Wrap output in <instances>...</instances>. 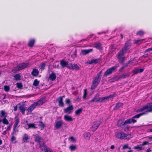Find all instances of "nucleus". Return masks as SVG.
I'll use <instances>...</instances> for the list:
<instances>
[{"label": "nucleus", "mask_w": 152, "mask_h": 152, "mask_svg": "<svg viewBox=\"0 0 152 152\" xmlns=\"http://www.w3.org/2000/svg\"><path fill=\"white\" fill-rule=\"evenodd\" d=\"M29 139V136L27 134L25 133L24 134L22 138V141L23 142L27 143L28 142V140Z\"/></svg>", "instance_id": "27"}, {"label": "nucleus", "mask_w": 152, "mask_h": 152, "mask_svg": "<svg viewBox=\"0 0 152 152\" xmlns=\"http://www.w3.org/2000/svg\"><path fill=\"white\" fill-rule=\"evenodd\" d=\"M39 84V81H38L37 79L34 80L33 83V85L35 86H38Z\"/></svg>", "instance_id": "42"}, {"label": "nucleus", "mask_w": 152, "mask_h": 152, "mask_svg": "<svg viewBox=\"0 0 152 152\" xmlns=\"http://www.w3.org/2000/svg\"><path fill=\"white\" fill-rule=\"evenodd\" d=\"M15 132L13 131L11 133V142L13 143H16V142L15 141L16 140V138L14 136V134Z\"/></svg>", "instance_id": "31"}, {"label": "nucleus", "mask_w": 152, "mask_h": 152, "mask_svg": "<svg viewBox=\"0 0 152 152\" xmlns=\"http://www.w3.org/2000/svg\"><path fill=\"white\" fill-rule=\"evenodd\" d=\"M130 76V73H127L123 74V75L117 76L115 77H113V79L115 81H118L121 79H123L126 78L127 77H128Z\"/></svg>", "instance_id": "7"}, {"label": "nucleus", "mask_w": 152, "mask_h": 152, "mask_svg": "<svg viewBox=\"0 0 152 152\" xmlns=\"http://www.w3.org/2000/svg\"><path fill=\"white\" fill-rule=\"evenodd\" d=\"M17 87L18 88L21 89L23 88V85L21 83H16Z\"/></svg>", "instance_id": "43"}, {"label": "nucleus", "mask_w": 152, "mask_h": 152, "mask_svg": "<svg viewBox=\"0 0 152 152\" xmlns=\"http://www.w3.org/2000/svg\"><path fill=\"white\" fill-rule=\"evenodd\" d=\"M93 50L92 49L83 50L81 51V53L83 55H86L91 52Z\"/></svg>", "instance_id": "26"}, {"label": "nucleus", "mask_w": 152, "mask_h": 152, "mask_svg": "<svg viewBox=\"0 0 152 152\" xmlns=\"http://www.w3.org/2000/svg\"><path fill=\"white\" fill-rule=\"evenodd\" d=\"M84 134L85 138L87 139H89L91 137V134L89 132H85Z\"/></svg>", "instance_id": "45"}, {"label": "nucleus", "mask_w": 152, "mask_h": 152, "mask_svg": "<svg viewBox=\"0 0 152 152\" xmlns=\"http://www.w3.org/2000/svg\"><path fill=\"white\" fill-rule=\"evenodd\" d=\"M44 103V99L42 98L37 102L34 103V104L36 107L37 106H39L42 105Z\"/></svg>", "instance_id": "21"}, {"label": "nucleus", "mask_w": 152, "mask_h": 152, "mask_svg": "<svg viewBox=\"0 0 152 152\" xmlns=\"http://www.w3.org/2000/svg\"><path fill=\"white\" fill-rule=\"evenodd\" d=\"M144 39H137V40H134V44H136L138 43L139 42H140L142 41Z\"/></svg>", "instance_id": "58"}, {"label": "nucleus", "mask_w": 152, "mask_h": 152, "mask_svg": "<svg viewBox=\"0 0 152 152\" xmlns=\"http://www.w3.org/2000/svg\"><path fill=\"white\" fill-rule=\"evenodd\" d=\"M11 125H9L7 127V130H10L11 128Z\"/></svg>", "instance_id": "62"}, {"label": "nucleus", "mask_w": 152, "mask_h": 152, "mask_svg": "<svg viewBox=\"0 0 152 152\" xmlns=\"http://www.w3.org/2000/svg\"><path fill=\"white\" fill-rule=\"evenodd\" d=\"M73 106L71 105L65 108L64 110V112L65 113L70 114L73 111Z\"/></svg>", "instance_id": "10"}, {"label": "nucleus", "mask_w": 152, "mask_h": 152, "mask_svg": "<svg viewBox=\"0 0 152 152\" xmlns=\"http://www.w3.org/2000/svg\"><path fill=\"white\" fill-rule=\"evenodd\" d=\"M39 144V147L42 151H45L49 148L44 142H42Z\"/></svg>", "instance_id": "18"}, {"label": "nucleus", "mask_w": 152, "mask_h": 152, "mask_svg": "<svg viewBox=\"0 0 152 152\" xmlns=\"http://www.w3.org/2000/svg\"><path fill=\"white\" fill-rule=\"evenodd\" d=\"M119 64H117L115 65L108 69L104 72V76L107 77L111 75L113 72H115L117 70V68L119 67Z\"/></svg>", "instance_id": "4"}, {"label": "nucleus", "mask_w": 152, "mask_h": 152, "mask_svg": "<svg viewBox=\"0 0 152 152\" xmlns=\"http://www.w3.org/2000/svg\"><path fill=\"white\" fill-rule=\"evenodd\" d=\"M63 124V122L62 121H59L56 123L55 126L56 129H60L62 126Z\"/></svg>", "instance_id": "19"}, {"label": "nucleus", "mask_w": 152, "mask_h": 152, "mask_svg": "<svg viewBox=\"0 0 152 152\" xmlns=\"http://www.w3.org/2000/svg\"><path fill=\"white\" fill-rule=\"evenodd\" d=\"M86 95H87L86 89H85L84 94H83V98L84 99H85V98H86Z\"/></svg>", "instance_id": "55"}, {"label": "nucleus", "mask_w": 152, "mask_h": 152, "mask_svg": "<svg viewBox=\"0 0 152 152\" xmlns=\"http://www.w3.org/2000/svg\"><path fill=\"white\" fill-rule=\"evenodd\" d=\"M123 104L121 102L117 103L116 104L115 107H114L113 110H116L118 109L121 107L122 106Z\"/></svg>", "instance_id": "30"}, {"label": "nucleus", "mask_w": 152, "mask_h": 152, "mask_svg": "<svg viewBox=\"0 0 152 152\" xmlns=\"http://www.w3.org/2000/svg\"><path fill=\"white\" fill-rule=\"evenodd\" d=\"M83 109L81 108H79L76 110L75 112V113L76 115H79L82 112Z\"/></svg>", "instance_id": "37"}, {"label": "nucleus", "mask_w": 152, "mask_h": 152, "mask_svg": "<svg viewBox=\"0 0 152 152\" xmlns=\"http://www.w3.org/2000/svg\"><path fill=\"white\" fill-rule=\"evenodd\" d=\"M28 126V129H36L37 127L35 126V124L34 123H31L27 124Z\"/></svg>", "instance_id": "36"}, {"label": "nucleus", "mask_w": 152, "mask_h": 152, "mask_svg": "<svg viewBox=\"0 0 152 152\" xmlns=\"http://www.w3.org/2000/svg\"><path fill=\"white\" fill-rule=\"evenodd\" d=\"M69 66H68V69L73 70L75 69L76 70H78L80 69L79 67L76 64H73L71 63H69Z\"/></svg>", "instance_id": "11"}, {"label": "nucleus", "mask_w": 152, "mask_h": 152, "mask_svg": "<svg viewBox=\"0 0 152 152\" xmlns=\"http://www.w3.org/2000/svg\"><path fill=\"white\" fill-rule=\"evenodd\" d=\"M99 94H96L92 99L89 101L90 102H100L101 97H99Z\"/></svg>", "instance_id": "9"}, {"label": "nucleus", "mask_w": 152, "mask_h": 152, "mask_svg": "<svg viewBox=\"0 0 152 152\" xmlns=\"http://www.w3.org/2000/svg\"><path fill=\"white\" fill-rule=\"evenodd\" d=\"M102 61L101 58H99L95 59H91V61H89L88 64H96Z\"/></svg>", "instance_id": "16"}, {"label": "nucleus", "mask_w": 152, "mask_h": 152, "mask_svg": "<svg viewBox=\"0 0 152 152\" xmlns=\"http://www.w3.org/2000/svg\"><path fill=\"white\" fill-rule=\"evenodd\" d=\"M39 71L37 69H34L31 72V75L34 76H37L39 74Z\"/></svg>", "instance_id": "29"}, {"label": "nucleus", "mask_w": 152, "mask_h": 152, "mask_svg": "<svg viewBox=\"0 0 152 152\" xmlns=\"http://www.w3.org/2000/svg\"><path fill=\"white\" fill-rule=\"evenodd\" d=\"M137 120L134 118L132 117L131 118H129L126 120V124H134L136 123Z\"/></svg>", "instance_id": "22"}, {"label": "nucleus", "mask_w": 152, "mask_h": 152, "mask_svg": "<svg viewBox=\"0 0 152 152\" xmlns=\"http://www.w3.org/2000/svg\"><path fill=\"white\" fill-rule=\"evenodd\" d=\"M122 128L123 129L125 132H126L128 131L129 129V127L128 125L126 126L125 125L123 126Z\"/></svg>", "instance_id": "46"}, {"label": "nucleus", "mask_w": 152, "mask_h": 152, "mask_svg": "<svg viewBox=\"0 0 152 152\" xmlns=\"http://www.w3.org/2000/svg\"><path fill=\"white\" fill-rule=\"evenodd\" d=\"M4 89L6 92H8L9 91L10 89V87L9 86L5 85L4 86Z\"/></svg>", "instance_id": "50"}, {"label": "nucleus", "mask_w": 152, "mask_h": 152, "mask_svg": "<svg viewBox=\"0 0 152 152\" xmlns=\"http://www.w3.org/2000/svg\"><path fill=\"white\" fill-rule=\"evenodd\" d=\"M65 102L66 104H69L71 102V100L69 98H66L65 100Z\"/></svg>", "instance_id": "54"}, {"label": "nucleus", "mask_w": 152, "mask_h": 152, "mask_svg": "<svg viewBox=\"0 0 152 152\" xmlns=\"http://www.w3.org/2000/svg\"><path fill=\"white\" fill-rule=\"evenodd\" d=\"M15 121L13 126V131H16V127L18 126V124L20 122L19 118L17 116H16L15 118Z\"/></svg>", "instance_id": "13"}, {"label": "nucleus", "mask_w": 152, "mask_h": 152, "mask_svg": "<svg viewBox=\"0 0 152 152\" xmlns=\"http://www.w3.org/2000/svg\"><path fill=\"white\" fill-rule=\"evenodd\" d=\"M148 112H152V107H151L150 109L147 110L145 112L137 114L134 115L133 117L134 119L139 118L141 116L146 115Z\"/></svg>", "instance_id": "6"}, {"label": "nucleus", "mask_w": 152, "mask_h": 152, "mask_svg": "<svg viewBox=\"0 0 152 152\" xmlns=\"http://www.w3.org/2000/svg\"><path fill=\"white\" fill-rule=\"evenodd\" d=\"M18 105H20L18 108L20 112L23 115L24 114L25 111L26 110L25 107V104H19Z\"/></svg>", "instance_id": "15"}, {"label": "nucleus", "mask_w": 152, "mask_h": 152, "mask_svg": "<svg viewBox=\"0 0 152 152\" xmlns=\"http://www.w3.org/2000/svg\"><path fill=\"white\" fill-rule=\"evenodd\" d=\"M134 148L135 149H138V151H141L144 149V148L140 147L139 145H137L136 146L134 147Z\"/></svg>", "instance_id": "49"}, {"label": "nucleus", "mask_w": 152, "mask_h": 152, "mask_svg": "<svg viewBox=\"0 0 152 152\" xmlns=\"http://www.w3.org/2000/svg\"><path fill=\"white\" fill-rule=\"evenodd\" d=\"M102 71H100L95 76L92 82V84L91 87V89H94L97 86L99 83L101 77V74Z\"/></svg>", "instance_id": "2"}, {"label": "nucleus", "mask_w": 152, "mask_h": 152, "mask_svg": "<svg viewBox=\"0 0 152 152\" xmlns=\"http://www.w3.org/2000/svg\"><path fill=\"white\" fill-rule=\"evenodd\" d=\"M101 122L98 121L94 122L92 127L91 128V131L93 132L95 131L98 128Z\"/></svg>", "instance_id": "8"}, {"label": "nucleus", "mask_w": 152, "mask_h": 152, "mask_svg": "<svg viewBox=\"0 0 152 152\" xmlns=\"http://www.w3.org/2000/svg\"><path fill=\"white\" fill-rule=\"evenodd\" d=\"M63 101V99L62 97H58L56 99V101L58 102L59 106L62 107H64V104Z\"/></svg>", "instance_id": "17"}, {"label": "nucleus", "mask_w": 152, "mask_h": 152, "mask_svg": "<svg viewBox=\"0 0 152 152\" xmlns=\"http://www.w3.org/2000/svg\"><path fill=\"white\" fill-rule=\"evenodd\" d=\"M151 107H152V105H150V106H149L148 105H146L143 106L142 107L137 109L136 110V112L137 113H140L145 110L146 109H147V110L150 109Z\"/></svg>", "instance_id": "14"}, {"label": "nucleus", "mask_w": 152, "mask_h": 152, "mask_svg": "<svg viewBox=\"0 0 152 152\" xmlns=\"http://www.w3.org/2000/svg\"><path fill=\"white\" fill-rule=\"evenodd\" d=\"M3 123L4 124L8 125L9 124V122L8 120L5 118L3 119Z\"/></svg>", "instance_id": "44"}, {"label": "nucleus", "mask_w": 152, "mask_h": 152, "mask_svg": "<svg viewBox=\"0 0 152 152\" xmlns=\"http://www.w3.org/2000/svg\"><path fill=\"white\" fill-rule=\"evenodd\" d=\"M94 47L99 50H101L102 49V47L100 42H96L94 44Z\"/></svg>", "instance_id": "35"}, {"label": "nucleus", "mask_w": 152, "mask_h": 152, "mask_svg": "<svg viewBox=\"0 0 152 152\" xmlns=\"http://www.w3.org/2000/svg\"><path fill=\"white\" fill-rule=\"evenodd\" d=\"M129 148V149H131V147H129L128 146V144H125L124 145L122 148V149L123 150H125L127 148Z\"/></svg>", "instance_id": "53"}, {"label": "nucleus", "mask_w": 152, "mask_h": 152, "mask_svg": "<svg viewBox=\"0 0 152 152\" xmlns=\"http://www.w3.org/2000/svg\"><path fill=\"white\" fill-rule=\"evenodd\" d=\"M49 78L52 81H53L55 80L56 78V76L54 72H52L50 74L49 76Z\"/></svg>", "instance_id": "23"}, {"label": "nucleus", "mask_w": 152, "mask_h": 152, "mask_svg": "<svg viewBox=\"0 0 152 152\" xmlns=\"http://www.w3.org/2000/svg\"><path fill=\"white\" fill-rule=\"evenodd\" d=\"M44 152H53V151L51 149L49 148H48Z\"/></svg>", "instance_id": "57"}, {"label": "nucleus", "mask_w": 152, "mask_h": 152, "mask_svg": "<svg viewBox=\"0 0 152 152\" xmlns=\"http://www.w3.org/2000/svg\"><path fill=\"white\" fill-rule=\"evenodd\" d=\"M144 71V69H137L135 70H134L133 72L134 74H136L139 73H141L142 72Z\"/></svg>", "instance_id": "34"}, {"label": "nucleus", "mask_w": 152, "mask_h": 152, "mask_svg": "<svg viewBox=\"0 0 152 152\" xmlns=\"http://www.w3.org/2000/svg\"><path fill=\"white\" fill-rule=\"evenodd\" d=\"M46 66L45 63L44 62L41 63L39 66V68L41 70H43L45 69Z\"/></svg>", "instance_id": "39"}, {"label": "nucleus", "mask_w": 152, "mask_h": 152, "mask_svg": "<svg viewBox=\"0 0 152 152\" xmlns=\"http://www.w3.org/2000/svg\"><path fill=\"white\" fill-rule=\"evenodd\" d=\"M64 118V120L67 121H73L72 118L71 117L67 115H65Z\"/></svg>", "instance_id": "32"}, {"label": "nucleus", "mask_w": 152, "mask_h": 152, "mask_svg": "<svg viewBox=\"0 0 152 152\" xmlns=\"http://www.w3.org/2000/svg\"><path fill=\"white\" fill-rule=\"evenodd\" d=\"M34 138L35 141L38 143L39 144L42 142L41 141L42 139V137L39 135L37 134H35Z\"/></svg>", "instance_id": "25"}, {"label": "nucleus", "mask_w": 152, "mask_h": 152, "mask_svg": "<svg viewBox=\"0 0 152 152\" xmlns=\"http://www.w3.org/2000/svg\"><path fill=\"white\" fill-rule=\"evenodd\" d=\"M69 64L66 61L64 60H62L60 61V65L62 67H66L68 68V67Z\"/></svg>", "instance_id": "24"}, {"label": "nucleus", "mask_w": 152, "mask_h": 152, "mask_svg": "<svg viewBox=\"0 0 152 152\" xmlns=\"http://www.w3.org/2000/svg\"><path fill=\"white\" fill-rule=\"evenodd\" d=\"M108 97L106 96L103 97H101L100 102H102L105 100H108Z\"/></svg>", "instance_id": "48"}, {"label": "nucleus", "mask_w": 152, "mask_h": 152, "mask_svg": "<svg viewBox=\"0 0 152 152\" xmlns=\"http://www.w3.org/2000/svg\"><path fill=\"white\" fill-rule=\"evenodd\" d=\"M14 111H17V109H18L17 105L14 106Z\"/></svg>", "instance_id": "63"}, {"label": "nucleus", "mask_w": 152, "mask_h": 152, "mask_svg": "<svg viewBox=\"0 0 152 152\" xmlns=\"http://www.w3.org/2000/svg\"><path fill=\"white\" fill-rule=\"evenodd\" d=\"M115 135L116 137L121 140L129 139L131 138V134H126L124 133H121L118 132L115 133Z\"/></svg>", "instance_id": "5"}, {"label": "nucleus", "mask_w": 152, "mask_h": 152, "mask_svg": "<svg viewBox=\"0 0 152 152\" xmlns=\"http://www.w3.org/2000/svg\"><path fill=\"white\" fill-rule=\"evenodd\" d=\"M131 61H129L127 62L126 63L124 64L123 63V65L122 66L124 68L127 67L128 66V65L131 63Z\"/></svg>", "instance_id": "47"}, {"label": "nucleus", "mask_w": 152, "mask_h": 152, "mask_svg": "<svg viewBox=\"0 0 152 152\" xmlns=\"http://www.w3.org/2000/svg\"><path fill=\"white\" fill-rule=\"evenodd\" d=\"M124 68L122 66V67L120 68V69H119V71L120 72H122V70H123V69H124Z\"/></svg>", "instance_id": "64"}, {"label": "nucleus", "mask_w": 152, "mask_h": 152, "mask_svg": "<svg viewBox=\"0 0 152 152\" xmlns=\"http://www.w3.org/2000/svg\"><path fill=\"white\" fill-rule=\"evenodd\" d=\"M69 148L71 151H73L75 150L76 149V145H72L69 147Z\"/></svg>", "instance_id": "40"}, {"label": "nucleus", "mask_w": 152, "mask_h": 152, "mask_svg": "<svg viewBox=\"0 0 152 152\" xmlns=\"http://www.w3.org/2000/svg\"><path fill=\"white\" fill-rule=\"evenodd\" d=\"M14 79L16 80H20L21 76L19 74H16L14 76Z\"/></svg>", "instance_id": "38"}, {"label": "nucleus", "mask_w": 152, "mask_h": 152, "mask_svg": "<svg viewBox=\"0 0 152 152\" xmlns=\"http://www.w3.org/2000/svg\"><path fill=\"white\" fill-rule=\"evenodd\" d=\"M0 116L2 118H6L7 113L4 110H1L0 112Z\"/></svg>", "instance_id": "33"}, {"label": "nucleus", "mask_w": 152, "mask_h": 152, "mask_svg": "<svg viewBox=\"0 0 152 152\" xmlns=\"http://www.w3.org/2000/svg\"><path fill=\"white\" fill-rule=\"evenodd\" d=\"M39 126L41 128H44L45 127V125L41 121H40L39 122Z\"/></svg>", "instance_id": "52"}, {"label": "nucleus", "mask_w": 152, "mask_h": 152, "mask_svg": "<svg viewBox=\"0 0 152 152\" xmlns=\"http://www.w3.org/2000/svg\"><path fill=\"white\" fill-rule=\"evenodd\" d=\"M70 141L72 142H76V140L75 138L73 136H71L69 138Z\"/></svg>", "instance_id": "51"}, {"label": "nucleus", "mask_w": 152, "mask_h": 152, "mask_svg": "<svg viewBox=\"0 0 152 152\" xmlns=\"http://www.w3.org/2000/svg\"><path fill=\"white\" fill-rule=\"evenodd\" d=\"M36 106L34 103L32 104L26 110L27 111L26 115H28L31 114V113L32 111L36 108Z\"/></svg>", "instance_id": "12"}, {"label": "nucleus", "mask_w": 152, "mask_h": 152, "mask_svg": "<svg viewBox=\"0 0 152 152\" xmlns=\"http://www.w3.org/2000/svg\"><path fill=\"white\" fill-rule=\"evenodd\" d=\"M115 96V95L114 94L113 95H110L109 96H107L108 97V98L109 99L110 98H113Z\"/></svg>", "instance_id": "59"}, {"label": "nucleus", "mask_w": 152, "mask_h": 152, "mask_svg": "<svg viewBox=\"0 0 152 152\" xmlns=\"http://www.w3.org/2000/svg\"><path fill=\"white\" fill-rule=\"evenodd\" d=\"M150 143H149V142L147 141H145L143 142L142 144L141 145L143 146L147 145L150 144Z\"/></svg>", "instance_id": "56"}, {"label": "nucleus", "mask_w": 152, "mask_h": 152, "mask_svg": "<svg viewBox=\"0 0 152 152\" xmlns=\"http://www.w3.org/2000/svg\"><path fill=\"white\" fill-rule=\"evenodd\" d=\"M29 65L30 64L29 62H23L22 63L18 65L13 67L11 71L13 73H15L18 71L29 67Z\"/></svg>", "instance_id": "3"}, {"label": "nucleus", "mask_w": 152, "mask_h": 152, "mask_svg": "<svg viewBox=\"0 0 152 152\" xmlns=\"http://www.w3.org/2000/svg\"><path fill=\"white\" fill-rule=\"evenodd\" d=\"M144 34V32L142 30H140L138 31L136 34L137 35H139L140 36H142Z\"/></svg>", "instance_id": "41"}, {"label": "nucleus", "mask_w": 152, "mask_h": 152, "mask_svg": "<svg viewBox=\"0 0 152 152\" xmlns=\"http://www.w3.org/2000/svg\"><path fill=\"white\" fill-rule=\"evenodd\" d=\"M35 42V39H31L29 40L28 43V46L32 47L33 46Z\"/></svg>", "instance_id": "28"}, {"label": "nucleus", "mask_w": 152, "mask_h": 152, "mask_svg": "<svg viewBox=\"0 0 152 152\" xmlns=\"http://www.w3.org/2000/svg\"><path fill=\"white\" fill-rule=\"evenodd\" d=\"M151 51H152V48L148 49L146 50V52H150Z\"/></svg>", "instance_id": "61"}, {"label": "nucleus", "mask_w": 152, "mask_h": 152, "mask_svg": "<svg viewBox=\"0 0 152 152\" xmlns=\"http://www.w3.org/2000/svg\"><path fill=\"white\" fill-rule=\"evenodd\" d=\"M93 35L94 34H92L88 36L87 37L88 40H89V39L91 38Z\"/></svg>", "instance_id": "60"}, {"label": "nucleus", "mask_w": 152, "mask_h": 152, "mask_svg": "<svg viewBox=\"0 0 152 152\" xmlns=\"http://www.w3.org/2000/svg\"><path fill=\"white\" fill-rule=\"evenodd\" d=\"M126 120L124 122L122 120H118L117 123V125L118 127H122L126 124Z\"/></svg>", "instance_id": "20"}, {"label": "nucleus", "mask_w": 152, "mask_h": 152, "mask_svg": "<svg viewBox=\"0 0 152 152\" xmlns=\"http://www.w3.org/2000/svg\"><path fill=\"white\" fill-rule=\"evenodd\" d=\"M131 45V44L130 41H127L125 43L124 47L117 54L116 57L118 61L121 64H123L124 62L125 58L124 55L127 51L130 48Z\"/></svg>", "instance_id": "1"}]
</instances>
